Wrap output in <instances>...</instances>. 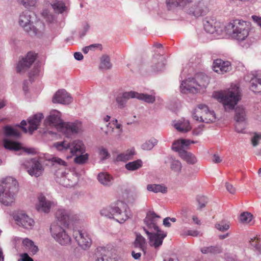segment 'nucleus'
I'll return each mask as SVG.
<instances>
[{
    "label": "nucleus",
    "instance_id": "nucleus-16",
    "mask_svg": "<svg viewBox=\"0 0 261 261\" xmlns=\"http://www.w3.org/2000/svg\"><path fill=\"white\" fill-rule=\"evenodd\" d=\"M72 101V98L70 94L64 89L58 90L53 98L54 103L63 105H69Z\"/></svg>",
    "mask_w": 261,
    "mask_h": 261
},
{
    "label": "nucleus",
    "instance_id": "nucleus-53",
    "mask_svg": "<svg viewBox=\"0 0 261 261\" xmlns=\"http://www.w3.org/2000/svg\"><path fill=\"white\" fill-rule=\"evenodd\" d=\"M226 25H224L222 23H221L220 22H217L216 21V24L215 25V27L216 29L215 33L216 34L220 35L222 34L223 33H226V32L225 31V28Z\"/></svg>",
    "mask_w": 261,
    "mask_h": 261
},
{
    "label": "nucleus",
    "instance_id": "nucleus-37",
    "mask_svg": "<svg viewBox=\"0 0 261 261\" xmlns=\"http://www.w3.org/2000/svg\"><path fill=\"white\" fill-rule=\"evenodd\" d=\"M204 107H207V106L205 105L200 104L195 108L192 114L194 119L198 121H202L204 115H202L204 113Z\"/></svg>",
    "mask_w": 261,
    "mask_h": 261
},
{
    "label": "nucleus",
    "instance_id": "nucleus-52",
    "mask_svg": "<svg viewBox=\"0 0 261 261\" xmlns=\"http://www.w3.org/2000/svg\"><path fill=\"white\" fill-rule=\"evenodd\" d=\"M201 251L202 253L206 254L208 253H216L219 252V248L215 246H209L207 247H204L201 249Z\"/></svg>",
    "mask_w": 261,
    "mask_h": 261
},
{
    "label": "nucleus",
    "instance_id": "nucleus-60",
    "mask_svg": "<svg viewBox=\"0 0 261 261\" xmlns=\"http://www.w3.org/2000/svg\"><path fill=\"white\" fill-rule=\"evenodd\" d=\"M261 139V134L254 133L253 137L251 139V142L253 146H256L258 144L259 141Z\"/></svg>",
    "mask_w": 261,
    "mask_h": 261
},
{
    "label": "nucleus",
    "instance_id": "nucleus-61",
    "mask_svg": "<svg viewBox=\"0 0 261 261\" xmlns=\"http://www.w3.org/2000/svg\"><path fill=\"white\" fill-rule=\"evenodd\" d=\"M204 125L200 124L193 130V134L195 135H200L203 130Z\"/></svg>",
    "mask_w": 261,
    "mask_h": 261
},
{
    "label": "nucleus",
    "instance_id": "nucleus-18",
    "mask_svg": "<svg viewBox=\"0 0 261 261\" xmlns=\"http://www.w3.org/2000/svg\"><path fill=\"white\" fill-rule=\"evenodd\" d=\"M213 68L216 72L224 74L230 71L231 69V66L230 62L218 59L214 61Z\"/></svg>",
    "mask_w": 261,
    "mask_h": 261
},
{
    "label": "nucleus",
    "instance_id": "nucleus-44",
    "mask_svg": "<svg viewBox=\"0 0 261 261\" xmlns=\"http://www.w3.org/2000/svg\"><path fill=\"white\" fill-rule=\"evenodd\" d=\"M253 218L252 215L250 213L244 212L240 216V221L244 224H248L252 225L253 222L252 221Z\"/></svg>",
    "mask_w": 261,
    "mask_h": 261
},
{
    "label": "nucleus",
    "instance_id": "nucleus-2",
    "mask_svg": "<svg viewBox=\"0 0 261 261\" xmlns=\"http://www.w3.org/2000/svg\"><path fill=\"white\" fill-rule=\"evenodd\" d=\"M161 217L153 211H149L144 219L145 225L143 229L148 237L149 243L155 249L160 247L167 233L161 230L158 226Z\"/></svg>",
    "mask_w": 261,
    "mask_h": 261
},
{
    "label": "nucleus",
    "instance_id": "nucleus-55",
    "mask_svg": "<svg viewBox=\"0 0 261 261\" xmlns=\"http://www.w3.org/2000/svg\"><path fill=\"white\" fill-rule=\"evenodd\" d=\"M245 121L237 122L235 124V129L238 133H245Z\"/></svg>",
    "mask_w": 261,
    "mask_h": 261
},
{
    "label": "nucleus",
    "instance_id": "nucleus-9",
    "mask_svg": "<svg viewBox=\"0 0 261 261\" xmlns=\"http://www.w3.org/2000/svg\"><path fill=\"white\" fill-rule=\"evenodd\" d=\"M55 175L57 181L64 187H72L77 182V176L73 171L60 169Z\"/></svg>",
    "mask_w": 261,
    "mask_h": 261
},
{
    "label": "nucleus",
    "instance_id": "nucleus-64",
    "mask_svg": "<svg viewBox=\"0 0 261 261\" xmlns=\"http://www.w3.org/2000/svg\"><path fill=\"white\" fill-rule=\"evenodd\" d=\"M22 261H34L33 259L29 256L27 253H23L21 255Z\"/></svg>",
    "mask_w": 261,
    "mask_h": 261
},
{
    "label": "nucleus",
    "instance_id": "nucleus-4",
    "mask_svg": "<svg viewBox=\"0 0 261 261\" xmlns=\"http://www.w3.org/2000/svg\"><path fill=\"white\" fill-rule=\"evenodd\" d=\"M54 146L59 151L69 152L71 155H76L74 159L76 164H85L88 160V154H83L85 152V147L81 141L74 140L71 143L66 141L58 142L54 143Z\"/></svg>",
    "mask_w": 261,
    "mask_h": 261
},
{
    "label": "nucleus",
    "instance_id": "nucleus-58",
    "mask_svg": "<svg viewBox=\"0 0 261 261\" xmlns=\"http://www.w3.org/2000/svg\"><path fill=\"white\" fill-rule=\"evenodd\" d=\"M197 202L199 203L200 208H202L205 206L206 203L207 202V198L204 196H199L197 198Z\"/></svg>",
    "mask_w": 261,
    "mask_h": 261
},
{
    "label": "nucleus",
    "instance_id": "nucleus-7",
    "mask_svg": "<svg viewBox=\"0 0 261 261\" xmlns=\"http://www.w3.org/2000/svg\"><path fill=\"white\" fill-rule=\"evenodd\" d=\"M18 190L16 180L11 177L4 179L0 185V201L5 205H10Z\"/></svg>",
    "mask_w": 261,
    "mask_h": 261
},
{
    "label": "nucleus",
    "instance_id": "nucleus-33",
    "mask_svg": "<svg viewBox=\"0 0 261 261\" xmlns=\"http://www.w3.org/2000/svg\"><path fill=\"white\" fill-rule=\"evenodd\" d=\"M246 112L243 106H238L235 109L234 120L237 122L245 121Z\"/></svg>",
    "mask_w": 261,
    "mask_h": 261
},
{
    "label": "nucleus",
    "instance_id": "nucleus-63",
    "mask_svg": "<svg viewBox=\"0 0 261 261\" xmlns=\"http://www.w3.org/2000/svg\"><path fill=\"white\" fill-rule=\"evenodd\" d=\"M252 20L257 23V24L260 27L261 29V17L256 15L252 16Z\"/></svg>",
    "mask_w": 261,
    "mask_h": 261
},
{
    "label": "nucleus",
    "instance_id": "nucleus-12",
    "mask_svg": "<svg viewBox=\"0 0 261 261\" xmlns=\"http://www.w3.org/2000/svg\"><path fill=\"white\" fill-rule=\"evenodd\" d=\"M78 245L83 250H88L91 246L92 240L90 234L86 230L74 231L73 234Z\"/></svg>",
    "mask_w": 261,
    "mask_h": 261
},
{
    "label": "nucleus",
    "instance_id": "nucleus-35",
    "mask_svg": "<svg viewBox=\"0 0 261 261\" xmlns=\"http://www.w3.org/2000/svg\"><path fill=\"white\" fill-rule=\"evenodd\" d=\"M204 113L205 115H204L201 122L209 123L215 121L216 116L213 111L210 110L208 107H204Z\"/></svg>",
    "mask_w": 261,
    "mask_h": 261
},
{
    "label": "nucleus",
    "instance_id": "nucleus-30",
    "mask_svg": "<svg viewBox=\"0 0 261 261\" xmlns=\"http://www.w3.org/2000/svg\"><path fill=\"white\" fill-rule=\"evenodd\" d=\"M97 179L101 185L106 187L111 186L114 180L113 176L106 172L99 173L97 175Z\"/></svg>",
    "mask_w": 261,
    "mask_h": 261
},
{
    "label": "nucleus",
    "instance_id": "nucleus-15",
    "mask_svg": "<svg viewBox=\"0 0 261 261\" xmlns=\"http://www.w3.org/2000/svg\"><path fill=\"white\" fill-rule=\"evenodd\" d=\"M36 54L29 52L26 56L19 60L17 64V72L22 73L25 72L32 65L36 60Z\"/></svg>",
    "mask_w": 261,
    "mask_h": 261
},
{
    "label": "nucleus",
    "instance_id": "nucleus-3",
    "mask_svg": "<svg viewBox=\"0 0 261 261\" xmlns=\"http://www.w3.org/2000/svg\"><path fill=\"white\" fill-rule=\"evenodd\" d=\"M61 114L57 110H53L45 120L46 126H54L64 134L67 137L82 130V126L80 121L65 123L61 119Z\"/></svg>",
    "mask_w": 261,
    "mask_h": 261
},
{
    "label": "nucleus",
    "instance_id": "nucleus-47",
    "mask_svg": "<svg viewBox=\"0 0 261 261\" xmlns=\"http://www.w3.org/2000/svg\"><path fill=\"white\" fill-rule=\"evenodd\" d=\"M4 132L7 136L18 137L20 136V133L16 128H14L10 126H6L4 127Z\"/></svg>",
    "mask_w": 261,
    "mask_h": 261
},
{
    "label": "nucleus",
    "instance_id": "nucleus-13",
    "mask_svg": "<svg viewBox=\"0 0 261 261\" xmlns=\"http://www.w3.org/2000/svg\"><path fill=\"white\" fill-rule=\"evenodd\" d=\"M246 81L250 80V89L254 93L261 94V71L252 72L245 76Z\"/></svg>",
    "mask_w": 261,
    "mask_h": 261
},
{
    "label": "nucleus",
    "instance_id": "nucleus-38",
    "mask_svg": "<svg viewBox=\"0 0 261 261\" xmlns=\"http://www.w3.org/2000/svg\"><path fill=\"white\" fill-rule=\"evenodd\" d=\"M134 245L136 247H138L145 253V249L146 245V239L140 233L136 234V238L134 242Z\"/></svg>",
    "mask_w": 261,
    "mask_h": 261
},
{
    "label": "nucleus",
    "instance_id": "nucleus-5",
    "mask_svg": "<svg viewBox=\"0 0 261 261\" xmlns=\"http://www.w3.org/2000/svg\"><path fill=\"white\" fill-rule=\"evenodd\" d=\"M213 97L223 104L225 111L232 110L241 99L240 89L236 85H232L227 90L214 92Z\"/></svg>",
    "mask_w": 261,
    "mask_h": 261
},
{
    "label": "nucleus",
    "instance_id": "nucleus-39",
    "mask_svg": "<svg viewBox=\"0 0 261 261\" xmlns=\"http://www.w3.org/2000/svg\"><path fill=\"white\" fill-rule=\"evenodd\" d=\"M134 151L133 150H127L125 152L119 154L116 158L117 162H126L133 159L134 155Z\"/></svg>",
    "mask_w": 261,
    "mask_h": 261
},
{
    "label": "nucleus",
    "instance_id": "nucleus-23",
    "mask_svg": "<svg viewBox=\"0 0 261 261\" xmlns=\"http://www.w3.org/2000/svg\"><path fill=\"white\" fill-rule=\"evenodd\" d=\"M136 98V92L130 91L124 92L119 94L116 98V101L120 109H123L126 106L127 101L130 98Z\"/></svg>",
    "mask_w": 261,
    "mask_h": 261
},
{
    "label": "nucleus",
    "instance_id": "nucleus-6",
    "mask_svg": "<svg viewBox=\"0 0 261 261\" xmlns=\"http://www.w3.org/2000/svg\"><path fill=\"white\" fill-rule=\"evenodd\" d=\"M100 214L102 216L114 219L120 223H123L131 216L127 205L122 201H117L111 205L102 208Z\"/></svg>",
    "mask_w": 261,
    "mask_h": 261
},
{
    "label": "nucleus",
    "instance_id": "nucleus-41",
    "mask_svg": "<svg viewBox=\"0 0 261 261\" xmlns=\"http://www.w3.org/2000/svg\"><path fill=\"white\" fill-rule=\"evenodd\" d=\"M142 166V162L141 160H137L129 162L125 164V168L129 171H135L140 168Z\"/></svg>",
    "mask_w": 261,
    "mask_h": 261
},
{
    "label": "nucleus",
    "instance_id": "nucleus-20",
    "mask_svg": "<svg viewBox=\"0 0 261 261\" xmlns=\"http://www.w3.org/2000/svg\"><path fill=\"white\" fill-rule=\"evenodd\" d=\"M3 142L4 147L10 150L19 151L22 150L23 152L28 153H33L34 152V149L23 148L20 143L8 139H5Z\"/></svg>",
    "mask_w": 261,
    "mask_h": 261
},
{
    "label": "nucleus",
    "instance_id": "nucleus-59",
    "mask_svg": "<svg viewBox=\"0 0 261 261\" xmlns=\"http://www.w3.org/2000/svg\"><path fill=\"white\" fill-rule=\"evenodd\" d=\"M160 62L158 63L156 65L154 68V69L156 71H162L164 67L165 63L164 62V57L163 56H160Z\"/></svg>",
    "mask_w": 261,
    "mask_h": 261
},
{
    "label": "nucleus",
    "instance_id": "nucleus-10",
    "mask_svg": "<svg viewBox=\"0 0 261 261\" xmlns=\"http://www.w3.org/2000/svg\"><path fill=\"white\" fill-rule=\"evenodd\" d=\"M50 230L53 238L60 245L67 246L71 243L70 237L65 230L57 223L51 224Z\"/></svg>",
    "mask_w": 261,
    "mask_h": 261
},
{
    "label": "nucleus",
    "instance_id": "nucleus-25",
    "mask_svg": "<svg viewBox=\"0 0 261 261\" xmlns=\"http://www.w3.org/2000/svg\"><path fill=\"white\" fill-rule=\"evenodd\" d=\"M195 142L189 139H178L173 142L172 145V149L174 151L177 152L178 154L182 151H185L191 144H194Z\"/></svg>",
    "mask_w": 261,
    "mask_h": 261
},
{
    "label": "nucleus",
    "instance_id": "nucleus-56",
    "mask_svg": "<svg viewBox=\"0 0 261 261\" xmlns=\"http://www.w3.org/2000/svg\"><path fill=\"white\" fill-rule=\"evenodd\" d=\"M215 227L219 230L224 231L229 229V225L228 223L221 221L219 223L216 224Z\"/></svg>",
    "mask_w": 261,
    "mask_h": 261
},
{
    "label": "nucleus",
    "instance_id": "nucleus-21",
    "mask_svg": "<svg viewBox=\"0 0 261 261\" xmlns=\"http://www.w3.org/2000/svg\"><path fill=\"white\" fill-rule=\"evenodd\" d=\"M193 79L198 92H203L210 82L209 77L203 73H197Z\"/></svg>",
    "mask_w": 261,
    "mask_h": 261
},
{
    "label": "nucleus",
    "instance_id": "nucleus-34",
    "mask_svg": "<svg viewBox=\"0 0 261 261\" xmlns=\"http://www.w3.org/2000/svg\"><path fill=\"white\" fill-rule=\"evenodd\" d=\"M179 156L187 163L190 164H194L197 162L195 155L186 150L181 151L180 154H179Z\"/></svg>",
    "mask_w": 261,
    "mask_h": 261
},
{
    "label": "nucleus",
    "instance_id": "nucleus-11",
    "mask_svg": "<svg viewBox=\"0 0 261 261\" xmlns=\"http://www.w3.org/2000/svg\"><path fill=\"white\" fill-rule=\"evenodd\" d=\"M27 169L28 173L32 176L38 177L41 176L44 170L41 161L39 159H32L25 161L21 164Z\"/></svg>",
    "mask_w": 261,
    "mask_h": 261
},
{
    "label": "nucleus",
    "instance_id": "nucleus-32",
    "mask_svg": "<svg viewBox=\"0 0 261 261\" xmlns=\"http://www.w3.org/2000/svg\"><path fill=\"white\" fill-rule=\"evenodd\" d=\"M146 188L148 191L155 193L165 194L167 192V188L163 184H148Z\"/></svg>",
    "mask_w": 261,
    "mask_h": 261
},
{
    "label": "nucleus",
    "instance_id": "nucleus-26",
    "mask_svg": "<svg viewBox=\"0 0 261 261\" xmlns=\"http://www.w3.org/2000/svg\"><path fill=\"white\" fill-rule=\"evenodd\" d=\"M110 252L105 247H98L95 250V261H114Z\"/></svg>",
    "mask_w": 261,
    "mask_h": 261
},
{
    "label": "nucleus",
    "instance_id": "nucleus-8",
    "mask_svg": "<svg viewBox=\"0 0 261 261\" xmlns=\"http://www.w3.org/2000/svg\"><path fill=\"white\" fill-rule=\"evenodd\" d=\"M35 19L36 16L33 12L25 10L20 13L18 23L30 35L36 36L38 33V30L34 25Z\"/></svg>",
    "mask_w": 261,
    "mask_h": 261
},
{
    "label": "nucleus",
    "instance_id": "nucleus-28",
    "mask_svg": "<svg viewBox=\"0 0 261 261\" xmlns=\"http://www.w3.org/2000/svg\"><path fill=\"white\" fill-rule=\"evenodd\" d=\"M207 8L204 4L199 2L197 5L194 6L189 9L188 13L190 15H193L196 17L203 16L206 14Z\"/></svg>",
    "mask_w": 261,
    "mask_h": 261
},
{
    "label": "nucleus",
    "instance_id": "nucleus-49",
    "mask_svg": "<svg viewBox=\"0 0 261 261\" xmlns=\"http://www.w3.org/2000/svg\"><path fill=\"white\" fill-rule=\"evenodd\" d=\"M38 0H20V4L25 8L31 9L35 7Z\"/></svg>",
    "mask_w": 261,
    "mask_h": 261
},
{
    "label": "nucleus",
    "instance_id": "nucleus-43",
    "mask_svg": "<svg viewBox=\"0 0 261 261\" xmlns=\"http://www.w3.org/2000/svg\"><path fill=\"white\" fill-rule=\"evenodd\" d=\"M110 57L108 56H102L100 59L99 68L101 69L108 70L112 67Z\"/></svg>",
    "mask_w": 261,
    "mask_h": 261
},
{
    "label": "nucleus",
    "instance_id": "nucleus-1",
    "mask_svg": "<svg viewBox=\"0 0 261 261\" xmlns=\"http://www.w3.org/2000/svg\"><path fill=\"white\" fill-rule=\"evenodd\" d=\"M226 34L236 40L244 48H249L255 41V38L249 37V22L240 19H235L228 23L225 28Z\"/></svg>",
    "mask_w": 261,
    "mask_h": 261
},
{
    "label": "nucleus",
    "instance_id": "nucleus-42",
    "mask_svg": "<svg viewBox=\"0 0 261 261\" xmlns=\"http://www.w3.org/2000/svg\"><path fill=\"white\" fill-rule=\"evenodd\" d=\"M158 142L156 139L152 138L143 143L141 145V148L144 150H150L157 144Z\"/></svg>",
    "mask_w": 261,
    "mask_h": 261
},
{
    "label": "nucleus",
    "instance_id": "nucleus-31",
    "mask_svg": "<svg viewBox=\"0 0 261 261\" xmlns=\"http://www.w3.org/2000/svg\"><path fill=\"white\" fill-rule=\"evenodd\" d=\"M216 21L212 18L206 17L203 20V28L206 32L209 34H214L216 29L215 27Z\"/></svg>",
    "mask_w": 261,
    "mask_h": 261
},
{
    "label": "nucleus",
    "instance_id": "nucleus-45",
    "mask_svg": "<svg viewBox=\"0 0 261 261\" xmlns=\"http://www.w3.org/2000/svg\"><path fill=\"white\" fill-rule=\"evenodd\" d=\"M51 6L56 13H62L65 11L67 8L65 4L61 1H56L51 4Z\"/></svg>",
    "mask_w": 261,
    "mask_h": 261
},
{
    "label": "nucleus",
    "instance_id": "nucleus-36",
    "mask_svg": "<svg viewBox=\"0 0 261 261\" xmlns=\"http://www.w3.org/2000/svg\"><path fill=\"white\" fill-rule=\"evenodd\" d=\"M136 98L143 100L147 103H152L155 100V93L147 94L136 92Z\"/></svg>",
    "mask_w": 261,
    "mask_h": 261
},
{
    "label": "nucleus",
    "instance_id": "nucleus-14",
    "mask_svg": "<svg viewBox=\"0 0 261 261\" xmlns=\"http://www.w3.org/2000/svg\"><path fill=\"white\" fill-rule=\"evenodd\" d=\"M13 218L16 224L23 228L31 229L34 225V220L23 212L16 213Z\"/></svg>",
    "mask_w": 261,
    "mask_h": 261
},
{
    "label": "nucleus",
    "instance_id": "nucleus-50",
    "mask_svg": "<svg viewBox=\"0 0 261 261\" xmlns=\"http://www.w3.org/2000/svg\"><path fill=\"white\" fill-rule=\"evenodd\" d=\"M45 159L46 160L50 161L53 164V165H59L66 166V162L59 158L52 156L49 158L45 157Z\"/></svg>",
    "mask_w": 261,
    "mask_h": 261
},
{
    "label": "nucleus",
    "instance_id": "nucleus-22",
    "mask_svg": "<svg viewBox=\"0 0 261 261\" xmlns=\"http://www.w3.org/2000/svg\"><path fill=\"white\" fill-rule=\"evenodd\" d=\"M181 77L180 81L181 84L180 86V92L182 93H198V89L196 88V86L194 83L193 78H189L184 81H181Z\"/></svg>",
    "mask_w": 261,
    "mask_h": 261
},
{
    "label": "nucleus",
    "instance_id": "nucleus-57",
    "mask_svg": "<svg viewBox=\"0 0 261 261\" xmlns=\"http://www.w3.org/2000/svg\"><path fill=\"white\" fill-rule=\"evenodd\" d=\"M42 15L48 22H52L55 19L54 16L50 14L47 10H43Z\"/></svg>",
    "mask_w": 261,
    "mask_h": 261
},
{
    "label": "nucleus",
    "instance_id": "nucleus-46",
    "mask_svg": "<svg viewBox=\"0 0 261 261\" xmlns=\"http://www.w3.org/2000/svg\"><path fill=\"white\" fill-rule=\"evenodd\" d=\"M250 245L261 253V238L258 237H254L250 239Z\"/></svg>",
    "mask_w": 261,
    "mask_h": 261
},
{
    "label": "nucleus",
    "instance_id": "nucleus-27",
    "mask_svg": "<svg viewBox=\"0 0 261 261\" xmlns=\"http://www.w3.org/2000/svg\"><path fill=\"white\" fill-rule=\"evenodd\" d=\"M43 118V115L42 113H38L28 118L29 131L31 134L38 128Z\"/></svg>",
    "mask_w": 261,
    "mask_h": 261
},
{
    "label": "nucleus",
    "instance_id": "nucleus-40",
    "mask_svg": "<svg viewBox=\"0 0 261 261\" xmlns=\"http://www.w3.org/2000/svg\"><path fill=\"white\" fill-rule=\"evenodd\" d=\"M192 0H166V5L169 9H172L178 6L183 5L187 2Z\"/></svg>",
    "mask_w": 261,
    "mask_h": 261
},
{
    "label": "nucleus",
    "instance_id": "nucleus-62",
    "mask_svg": "<svg viewBox=\"0 0 261 261\" xmlns=\"http://www.w3.org/2000/svg\"><path fill=\"white\" fill-rule=\"evenodd\" d=\"M226 188L227 190L231 194H234L236 192V189L232 186V185L229 184V183L226 182Z\"/></svg>",
    "mask_w": 261,
    "mask_h": 261
},
{
    "label": "nucleus",
    "instance_id": "nucleus-19",
    "mask_svg": "<svg viewBox=\"0 0 261 261\" xmlns=\"http://www.w3.org/2000/svg\"><path fill=\"white\" fill-rule=\"evenodd\" d=\"M14 240L16 242H22V245L25 250H27L31 255H35L39 250L38 247L36 245L34 242L28 239H22L19 237H15Z\"/></svg>",
    "mask_w": 261,
    "mask_h": 261
},
{
    "label": "nucleus",
    "instance_id": "nucleus-29",
    "mask_svg": "<svg viewBox=\"0 0 261 261\" xmlns=\"http://www.w3.org/2000/svg\"><path fill=\"white\" fill-rule=\"evenodd\" d=\"M173 126L177 130L182 133L188 132L191 129L189 120L184 118L175 122Z\"/></svg>",
    "mask_w": 261,
    "mask_h": 261
},
{
    "label": "nucleus",
    "instance_id": "nucleus-54",
    "mask_svg": "<svg viewBox=\"0 0 261 261\" xmlns=\"http://www.w3.org/2000/svg\"><path fill=\"white\" fill-rule=\"evenodd\" d=\"M181 235L185 237L188 236L197 237L200 235V232L196 230L185 229L182 231Z\"/></svg>",
    "mask_w": 261,
    "mask_h": 261
},
{
    "label": "nucleus",
    "instance_id": "nucleus-51",
    "mask_svg": "<svg viewBox=\"0 0 261 261\" xmlns=\"http://www.w3.org/2000/svg\"><path fill=\"white\" fill-rule=\"evenodd\" d=\"M98 153L102 160L107 159L110 156V154L109 153L108 149L103 146L99 147Z\"/></svg>",
    "mask_w": 261,
    "mask_h": 261
},
{
    "label": "nucleus",
    "instance_id": "nucleus-24",
    "mask_svg": "<svg viewBox=\"0 0 261 261\" xmlns=\"http://www.w3.org/2000/svg\"><path fill=\"white\" fill-rule=\"evenodd\" d=\"M71 217V212L62 208H59L56 213V219L64 226H68Z\"/></svg>",
    "mask_w": 261,
    "mask_h": 261
},
{
    "label": "nucleus",
    "instance_id": "nucleus-17",
    "mask_svg": "<svg viewBox=\"0 0 261 261\" xmlns=\"http://www.w3.org/2000/svg\"><path fill=\"white\" fill-rule=\"evenodd\" d=\"M38 199V201L36 205V207L37 211L39 212L48 213L49 212L50 208L56 204L54 201L47 199L42 195H39Z\"/></svg>",
    "mask_w": 261,
    "mask_h": 261
},
{
    "label": "nucleus",
    "instance_id": "nucleus-48",
    "mask_svg": "<svg viewBox=\"0 0 261 261\" xmlns=\"http://www.w3.org/2000/svg\"><path fill=\"white\" fill-rule=\"evenodd\" d=\"M182 165L180 162L177 160L172 159L170 163L171 169L177 173H179L181 171Z\"/></svg>",
    "mask_w": 261,
    "mask_h": 261
}]
</instances>
